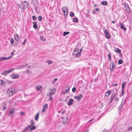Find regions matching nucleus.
<instances>
[{
  "mask_svg": "<svg viewBox=\"0 0 132 132\" xmlns=\"http://www.w3.org/2000/svg\"><path fill=\"white\" fill-rule=\"evenodd\" d=\"M15 93V90L12 88H10L7 89L6 92V95L9 97L13 96Z\"/></svg>",
  "mask_w": 132,
  "mask_h": 132,
  "instance_id": "f257e3e1",
  "label": "nucleus"
},
{
  "mask_svg": "<svg viewBox=\"0 0 132 132\" xmlns=\"http://www.w3.org/2000/svg\"><path fill=\"white\" fill-rule=\"evenodd\" d=\"M79 49L78 48H76L73 52V55L75 56L76 57H78L80 56V52H79Z\"/></svg>",
  "mask_w": 132,
  "mask_h": 132,
  "instance_id": "f03ea898",
  "label": "nucleus"
},
{
  "mask_svg": "<svg viewBox=\"0 0 132 132\" xmlns=\"http://www.w3.org/2000/svg\"><path fill=\"white\" fill-rule=\"evenodd\" d=\"M14 70V68H12L8 70L4 71L1 72V74L4 76L6 75L7 74L11 72L12 71H13Z\"/></svg>",
  "mask_w": 132,
  "mask_h": 132,
  "instance_id": "7ed1b4c3",
  "label": "nucleus"
},
{
  "mask_svg": "<svg viewBox=\"0 0 132 132\" xmlns=\"http://www.w3.org/2000/svg\"><path fill=\"white\" fill-rule=\"evenodd\" d=\"M49 91L50 92L47 95L48 96H51L54 94L56 92V90L55 88H54L53 90L52 89H50Z\"/></svg>",
  "mask_w": 132,
  "mask_h": 132,
  "instance_id": "20e7f679",
  "label": "nucleus"
},
{
  "mask_svg": "<svg viewBox=\"0 0 132 132\" xmlns=\"http://www.w3.org/2000/svg\"><path fill=\"white\" fill-rule=\"evenodd\" d=\"M62 118V120H63L62 121V122L63 124L65 125L68 123V117H63Z\"/></svg>",
  "mask_w": 132,
  "mask_h": 132,
  "instance_id": "39448f33",
  "label": "nucleus"
},
{
  "mask_svg": "<svg viewBox=\"0 0 132 132\" xmlns=\"http://www.w3.org/2000/svg\"><path fill=\"white\" fill-rule=\"evenodd\" d=\"M116 90V92L112 94L110 98V101L111 102L114 98L115 95L116 94L118 91V90L117 89H115Z\"/></svg>",
  "mask_w": 132,
  "mask_h": 132,
  "instance_id": "423d86ee",
  "label": "nucleus"
},
{
  "mask_svg": "<svg viewBox=\"0 0 132 132\" xmlns=\"http://www.w3.org/2000/svg\"><path fill=\"white\" fill-rule=\"evenodd\" d=\"M125 8L127 11L128 13L130 12V9L128 4H126L125 5Z\"/></svg>",
  "mask_w": 132,
  "mask_h": 132,
  "instance_id": "0eeeda50",
  "label": "nucleus"
},
{
  "mask_svg": "<svg viewBox=\"0 0 132 132\" xmlns=\"http://www.w3.org/2000/svg\"><path fill=\"white\" fill-rule=\"evenodd\" d=\"M105 34V35L106 38L108 39H110V35L108 33V32L107 30H105L104 31Z\"/></svg>",
  "mask_w": 132,
  "mask_h": 132,
  "instance_id": "6e6552de",
  "label": "nucleus"
},
{
  "mask_svg": "<svg viewBox=\"0 0 132 132\" xmlns=\"http://www.w3.org/2000/svg\"><path fill=\"white\" fill-rule=\"evenodd\" d=\"M48 104L47 103L45 104L43 106V109L42 111V112H44L47 110L48 107Z\"/></svg>",
  "mask_w": 132,
  "mask_h": 132,
  "instance_id": "1a4fd4ad",
  "label": "nucleus"
},
{
  "mask_svg": "<svg viewBox=\"0 0 132 132\" xmlns=\"http://www.w3.org/2000/svg\"><path fill=\"white\" fill-rule=\"evenodd\" d=\"M116 66V65L114 64L113 62H112V67H111V65L110 66V71L111 72H112L114 70V68Z\"/></svg>",
  "mask_w": 132,
  "mask_h": 132,
  "instance_id": "9d476101",
  "label": "nucleus"
},
{
  "mask_svg": "<svg viewBox=\"0 0 132 132\" xmlns=\"http://www.w3.org/2000/svg\"><path fill=\"white\" fill-rule=\"evenodd\" d=\"M19 75H15L14 74H13L11 75V78L13 79L18 78H19Z\"/></svg>",
  "mask_w": 132,
  "mask_h": 132,
  "instance_id": "9b49d317",
  "label": "nucleus"
},
{
  "mask_svg": "<svg viewBox=\"0 0 132 132\" xmlns=\"http://www.w3.org/2000/svg\"><path fill=\"white\" fill-rule=\"evenodd\" d=\"M83 96L82 95L80 94L78 96H75L74 98L76 99H78L79 101L81 100L82 97Z\"/></svg>",
  "mask_w": 132,
  "mask_h": 132,
  "instance_id": "f8f14e48",
  "label": "nucleus"
},
{
  "mask_svg": "<svg viewBox=\"0 0 132 132\" xmlns=\"http://www.w3.org/2000/svg\"><path fill=\"white\" fill-rule=\"evenodd\" d=\"M120 24L121 28L125 31L126 30V28L124 26L123 24L121 22H120Z\"/></svg>",
  "mask_w": 132,
  "mask_h": 132,
  "instance_id": "ddd939ff",
  "label": "nucleus"
},
{
  "mask_svg": "<svg viewBox=\"0 0 132 132\" xmlns=\"http://www.w3.org/2000/svg\"><path fill=\"white\" fill-rule=\"evenodd\" d=\"M11 57L12 56H10L7 57H2L0 58V60H7L11 58Z\"/></svg>",
  "mask_w": 132,
  "mask_h": 132,
  "instance_id": "4468645a",
  "label": "nucleus"
},
{
  "mask_svg": "<svg viewBox=\"0 0 132 132\" xmlns=\"http://www.w3.org/2000/svg\"><path fill=\"white\" fill-rule=\"evenodd\" d=\"M70 89V88L69 87H67V89H65L64 91L63 90L62 92V93L63 94H65L68 92L69 90Z\"/></svg>",
  "mask_w": 132,
  "mask_h": 132,
  "instance_id": "2eb2a0df",
  "label": "nucleus"
},
{
  "mask_svg": "<svg viewBox=\"0 0 132 132\" xmlns=\"http://www.w3.org/2000/svg\"><path fill=\"white\" fill-rule=\"evenodd\" d=\"M14 110L13 109H11L10 110L9 113V116H10L12 114H13L14 113Z\"/></svg>",
  "mask_w": 132,
  "mask_h": 132,
  "instance_id": "dca6fc26",
  "label": "nucleus"
},
{
  "mask_svg": "<svg viewBox=\"0 0 132 132\" xmlns=\"http://www.w3.org/2000/svg\"><path fill=\"white\" fill-rule=\"evenodd\" d=\"M22 3L23 6L25 7H27L28 6V3L27 2H24Z\"/></svg>",
  "mask_w": 132,
  "mask_h": 132,
  "instance_id": "f3484780",
  "label": "nucleus"
},
{
  "mask_svg": "<svg viewBox=\"0 0 132 132\" xmlns=\"http://www.w3.org/2000/svg\"><path fill=\"white\" fill-rule=\"evenodd\" d=\"M73 101H74L71 98L70 99L68 103L67 104L68 105H71Z\"/></svg>",
  "mask_w": 132,
  "mask_h": 132,
  "instance_id": "a211bd4d",
  "label": "nucleus"
},
{
  "mask_svg": "<svg viewBox=\"0 0 132 132\" xmlns=\"http://www.w3.org/2000/svg\"><path fill=\"white\" fill-rule=\"evenodd\" d=\"M36 88L38 91L42 89V86L40 85L37 86L36 87Z\"/></svg>",
  "mask_w": 132,
  "mask_h": 132,
  "instance_id": "6ab92c4d",
  "label": "nucleus"
},
{
  "mask_svg": "<svg viewBox=\"0 0 132 132\" xmlns=\"http://www.w3.org/2000/svg\"><path fill=\"white\" fill-rule=\"evenodd\" d=\"M114 51L115 52L118 53L119 54H120L121 53V50L118 48H115L114 49Z\"/></svg>",
  "mask_w": 132,
  "mask_h": 132,
  "instance_id": "aec40b11",
  "label": "nucleus"
},
{
  "mask_svg": "<svg viewBox=\"0 0 132 132\" xmlns=\"http://www.w3.org/2000/svg\"><path fill=\"white\" fill-rule=\"evenodd\" d=\"M37 22H33V27L35 29H37Z\"/></svg>",
  "mask_w": 132,
  "mask_h": 132,
  "instance_id": "412c9836",
  "label": "nucleus"
},
{
  "mask_svg": "<svg viewBox=\"0 0 132 132\" xmlns=\"http://www.w3.org/2000/svg\"><path fill=\"white\" fill-rule=\"evenodd\" d=\"M39 116V113H38L36 114L35 117V119L36 121H37L38 120Z\"/></svg>",
  "mask_w": 132,
  "mask_h": 132,
  "instance_id": "4be33fe9",
  "label": "nucleus"
},
{
  "mask_svg": "<svg viewBox=\"0 0 132 132\" xmlns=\"http://www.w3.org/2000/svg\"><path fill=\"white\" fill-rule=\"evenodd\" d=\"M31 128V126H28L24 129L23 131V132H26L27 130H28L29 129V128Z\"/></svg>",
  "mask_w": 132,
  "mask_h": 132,
  "instance_id": "5701e85b",
  "label": "nucleus"
},
{
  "mask_svg": "<svg viewBox=\"0 0 132 132\" xmlns=\"http://www.w3.org/2000/svg\"><path fill=\"white\" fill-rule=\"evenodd\" d=\"M14 39L16 41H18L19 40L18 38H19V36L18 35H15L14 36Z\"/></svg>",
  "mask_w": 132,
  "mask_h": 132,
  "instance_id": "b1692460",
  "label": "nucleus"
},
{
  "mask_svg": "<svg viewBox=\"0 0 132 132\" xmlns=\"http://www.w3.org/2000/svg\"><path fill=\"white\" fill-rule=\"evenodd\" d=\"M126 82L125 81H124L123 82L122 84V89H124L125 87V85L126 84Z\"/></svg>",
  "mask_w": 132,
  "mask_h": 132,
  "instance_id": "393cba45",
  "label": "nucleus"
},
{
  "mask_svg": "<svg viewBox=\"0 0 132 132\" xmlns=\"http://www.w3.org/2000/svg\"><path fill=\"white\" fill-rule=\"evenodd\" d=\"M31 128L29 129V131H31L32 130H34L35 129L36 127L35 126H32L31 127Z\"/></svg>",
  "mask_w": 132,
  "mask_h": 132,
  "instance_id": "a878e982",
  "label": "nucleus"
},
{
  "mask_svg": "<svg viewBox=\"0 0 132 132\" xmlns=\"http://www.w3.org/2000/svg\"><path fill=\"white\" fill-rule=\"evenodd\" d=\"M30 125H29V126H30L31 127L34 125V120H31L30 121Z\"/></svg>",
  "mask_w": 132,
  "mask_h": 132,
  "instance_id": "bb28decb",
  "label": "nucleus"
},
{
  "mask_svg": "<svg viewBox=\"0 0 132 132\" xmlns=\"http://www.w3.org/2000/svg\"><path fill=\"white\" fill-rule=\"evenodd\" d=\"M5 82L4 80H0V84L2 85H4L5 84Z\"/></svg>",
  "mask_w": 132,
  "mask_h": 132,
  "instance_id": "cd10ccee",
  "label": "nucleus"
},
{
  "mask_svg": "<svg viewBox=\"0 0 132 132\" xmlns=\"http://www.w3.org/2000/svg\"><path fill=\"white\" fill-rule=\"evenodd\" d=\"M111 93V91L110 90H108L107 91L105 94V95L106 96H109L110 94Z\"/></svg>",
  "mask_w": 132,
  "mask_h": 132,
  "instance_id": "c85d7f7f",
  "label": "nucleus"
},
{
  "mask_svg": "<svg viewBox=\"0 0 132 132\" xmlns=\"http://www.w3.org/2000/svg\"><path fill=\"white\" fill-rule=\"evenodd\" d=\"M40 39L42 41H45L46 40L44 36H40Z\"/></svg>",
  "mask_w": 132,
  "mask_h": 132,
  "instance_id": "c756f323",
  "label": "nucleus"
},
{
  "mask_svg": "<svg viewBox=\"0 0 132 132\" xmlns=\"http://www.w3.org/2000/svg\"><path fill=\"white\" fill-rule=\"evenodd\" d=\"M101 4L103 5H106L108 4V3L106 1H103L101 2Z\"/></svg>",
  "mask_w": 132,
  "mask_h": 132,
  "instance_id": "7c9ffc66",
  "label": "nucleus"
},
{
  "mask_svg": "<svg viewBox=\"0 0 132 132\" xmlns=\"http://www.w3.org/2000/svg\"><path fill=\"white\" fill-rule=\"evenodd\" d=\"M62 11H68V7H64L62 8Z\"/></svg>",
  "mask_w": 132,
  "mask_h": 132,
  "instance_id": "2f4dec72",
  "label": "nucleus"
},
{
  "mask_svg": "<svg viewBox=\"0 0 132 132\" xmlns=\"http://www.w3.org/2000/svg\"><path fill=\"white\" fill-rule=\"evenodd\" d=\"M124 93V89H122V92L121 93V94H120V96H123Z\"/></svg>",
  "mask_w": 132,
  "mask_h": 132,
  "instance_id": "473e14b6",
  "label": "nucleus"
},
{
  "mask_svg": "<svg viewBox=\"0 0 132 132\" xmlns=\"http://www.w3.org/2000/svg\"><path fill=\"white\" fill-rule=\"evenodd\" d=\"M73 21L74 22H76L77 23H78V20L76 18H74L73 19Z\"/></svg>",
  "mask_w": 132,
  "mask_h": 132,
  "instance_id": "72a5a7b5",
  "label": "nucleus"
},
{
  "mask_svg": "<svg viewBox=\"0 0 132 132\" xmlns=\"http://www.w3.org/2000/svg\"><path fill=\"white\" fill-rule=\"evenodd\" d=\"M25 72L26 73L29 74L31 73V71L29 70H28L25 71Z\"/></svg>",
  "mask_w": 132,
  "mask_h": 132,
  "instance_id": "f704fd0d",
  "label": "nucleus"
},
{
  "mask_svg": "<svg viewBox=\"0 0 132 132\" xmlns=\"http://www.w3.org/2000/svg\"><path fill=\"white\" fill-rule=\"evenodd\" d=\"M64 16H66L68 13V11H62Z\"/></svg>",
  "mask_w": 132,
  "mask_h": 132,
  "instance_id": "c9c22d12",
  "label": "nucleus"
},
{
  "mask_svg": "<svg viewBox=\"0 0 132 132\" xmlns=\"http://www.w3.org/2000/svg\"><path fill=\"white\" fill-rule=\"evenodd\" d=\"M69 33V32H63V35L64 36H66V35L68 34Z\"/></svg>",
  "mask_w": 132,
  "mask_h": 132,
  "instance_id": "e433bc0d",
  "label": "nucleus"
},
{
  "mask_svg": "<svg viewBox=\"0 0 132 132\" xmlns=\"http://www.w3.org/2000/svg\"><path fill=\"white\" fill-rule=\"evenodd\" d=\"M27 65V64H26L25 65H21L19 67V68L22 69L23 68V67H25Z\"/></svg>",
  "mask_w": 132,
  "mask_h": 132,
  "instance_id": "4c0bfd02",
  "label": "nucleus"
},
{
  "mask_svg": "<svg viewBox=\"0 0 132 132\" xmlns=\"http://www.w3.org/2000/svg\"><path fill=\"white\" fill-rule=\"evenodd\" d=\"M49 64H51L52 63V62L51 60H47L46 61Z\"/></svg>",
  "mask_w": 132,
  "mask_h": 132,
  "instance_id": "58836bf2",
  "label": "nucleus"
},
{
  "mask_svg": "<svg viewBox=\"0 0 132 132\" xmlns=\"http://www.w3.org/2000/svg\"><path fill=\"white\" fill-rule=\"evenodd\" d=\"M27 39H25L24 40V42H23V43L22 44V45H24L27 42Z\"/></svg>",
  "mask_w": 132,
  "mask_h": 132,
  "instance_id": "ea45409f",
  "label": "nucleus"
},
{
  "mask_svg": "<svg viewBox=\"0 0 132 132\" xmlns=\"http://www.w3.org/2000/svg\"><path fill=\"white\" fill-rule=\"evenodd\" d=\"M123 62V61L121 59H120L118 61V63L119 64H121Z\"/></svg>",
  "mask_w": 132,
  "mask_h": 132,
  "instance_id": "a19ab883",
  "label": "nucleus"
},
{
  "mask_svg": "<svg viewBox=\"0 0 132 132\" xmlns=\"http://www.w3.org/2000/svg\"><path fill=\"white\" fill-rule=\"evenodd\" d=\"M74 15V14L72 12H70V16L71 17H73Z\"/></svg>",
  "mask_w": 132,
  "mask_h": 132,
  "instance_id": "79ce46f5",
  "label": "nucleus"
},
{
  "mask_svg": "<svg viewBox=\"0 0 132 132\" xmlns=\"http://www.w3.org/2000/svg\"><path fill=\"white\" fill-rule=\"evenodd\" d=\"M38 19L39 21H41L42 20V16H38Z\"/></svg>",
  "mask_w": 132,
  "mask_h": 132,
  "instance_id": "37998d69",
  "label": "nucleus"
},
{
  "mask_svg": "<svg viewBox=\"0 0 132 132\" xmlns=\"http://www.w3.org/2000/svg\"><path fill=\"white\" fill-rule=\"evenodd\" d=\"M57 80V78H55L54 80L53 81V82H52L53 84H54L55 82Z\"/></svg>",
  "mask_w": 132,
  "mask_h": 132,
  "instance_id": "c03bdc74",
  "label": "nucleus"
},
{
  "mask_svg": "<svg viewBox=\"0 0 132 132\" xmlns=\"http://www.w3.org/2000/svg\"><path fill=\"white\" fill-rule=\"evenodd\" d=\"M108 57L109 58V60L110 61H111V55L110 54H108Z\"/></svg>",
  "mask_w": 132,
  "mask_h": 132,
  "instance_id": "a18cd8bd",
  "label": "nucleus"
},
{
  "mask_svg": "<svg viewBox=\"0 0 132 132\" xmlns=\"http://www.w3.org/2000/svg\"><path fill=\"white\" fill-rule=\"evenodd\" d=\"M76 88L75 87H74L72 89V91L73 92H75L76 91Z\"/></svg>",
  "mask_w": 132,
  "mask_h": 132,
  "instance_id": "49530a36",
  "label": "nucleus"
},
{
  "mask_svg": "<svg viewBox=\"0 0 132 132\" xmlns=\"http://www.w3.org/2000/svg\"><path fill=\"white\" fill-rule=\"evenodd\" d=\"M132 129V126H130L128 129V130H131Z\"/></svg>",
  "mask_w": 132,
  "mask_h": 132,
  "instance_id": "de8ad7c7",
  "label": "nucleus"
},
{
  "mask_svg": "<svg viewBox=\"0 0 132 132\" xmlns=\"http://www.w3.org/2000/svg\"><path fill=\"white\" fill-rule=\"evenodd\" d=\"M32 19H33V20L34 21L37 18L36 17V16L34 15V16H32Z\"/></svg>",
  "mask_w": 132,
  "mask_h": 132,
  "instance_id": "09e8293b",
  "label": "nucleus"
},
{
  "mask_svg": "<svg viewBox=\"0 0 132 132\" xmlns=\"http://www.w3.org/2000/svg\"><path fill=\"white\" fill-rule=\"evenodd\" d=\"M124 102L123 101V100L121 102V106L123 105H124Z\"/></svg>",
  "mask_w": 132,
  "mask_h": 132,
  "instance_id": "8fccbe9b",
  "label": "nucleus"
},
{
  "mask_svg": "<svg viewBox=\"0 0 132 132\" xmlns=\"http://www.w3.org/2000/svg\"><path fill=\"white\" fill-rule=\"evenodd\" d=\"M50 97L49 100L50 101H52V100L53 98L51 96H49Z\"/></svg>",
  "mask_w": 132,
  "mask_h": 132,
  "instance_id": "3c124183",
  "label": "nucleus"
},
{
  "mask_svg": "<svg viewBox=\"0 0 132 132\" xmlns=\"http://www.w3.org/2000/svg\"><path fill=\"white\" fill-rule=\"evenodd\" d=\"M10 41L11 43L12 44L14 42V40L13 39H12L10 40Z\"/></svg>",
  "mask_w": 132,
  "mask_h": 132,
  "instance_id": "603ef678",
  "label": "nucleus"
},
{
  "mask_svg": "<svg viewBox=\"0 0 132 132\" xmlns=\"http://www.w3.org/2000/svg\"><path fill=\"white\" fill-rule=\"evenodd\" d=\"M115 101H117L118 100V98L117 97H116L114 98Z\"/></svg>",
  "mask_w": 132,
  "mask_h": 132,
  "instance_id": "864d4df0",
  "label": "nucleus"
},
{
  "mask_svg": "<svg viewBox=\"0 0 132 132\" xmlns=\"http://www.w3.org/2000/svg\"><path fill=\"white\" fill-rule=\"evenodd\" d=\"M21 114L22 116H23L24 114V112H22L20 113Z\"/></svg>",
  "mask_w": 132,
  "mask_h": 132,
  "instance_id": "5fc2aeb1",
  "label": "nucleus"
},
{
  "mask_svg": "<svg viewBox=\"0 0 132 132\" xmlns=\"http://www.w3.org/2000/svg\"><path fill=\"white\" fill-rule=\"evenodd\" d=\"M17 5L19 9H20V5L19 4H17Z\"/></svg>",
  "mask_w": 132,
  "mask_h": 132,
  "instance_id": "6e6d98bb",
  "label": "nucleus"
},
{
  "mask_svg": "<svg viewBox=\"0 0 132 132\" xmlns=\"http://www.w3.org/2000/svg\"><path fill=\"white\" fill-rule=\"evenodd\" d=\"M102 132H108V131L107 130L104 129Z\"/></svg>",
  "mask_w": 132,
  "mask_h": 132,
  "instance_id": "4d7b16f0",
  "label": "nucleus"
},
{
  "mask_svg": "<svg viewBox=\"0 0 132 132\" xmlns=\"http://www.w3.org/2000/svg\"><path fill=\"white\" fill-rule=\"evenodd\" d=\"M95 10L97 12L99 10V9L98 8H96L95 9Z\"/></svg>",
  "mask_w": 132,
  "mask_h": 132,
  "instance_id": "13d9d810",
  "label": "nucleus"
},
{
  "mask_svg": "<svg viewBox=\"0 0 132 132\" xmlns=\"http://www.w3.org/2000/svg\"><path fill=\"white\" fill-rule=\"evenodd\" d=\"M94 120V119H92L89 120V121H88V122H90L91 121H92V120Z\"/></svg>",
  "mask_w": 132,
  "mask_h": 132,
  "instance_id": "bf43d9fd",
  "label": "nucleus"
},
{
  "mask_svg": "<svg viewBox=\"0 0 132 132\" xmlns=\"http://www.w3.org/2000/svg\"><path fill=\"white\" fill-rule=\"evenodd\" d=\"M114 86H117V83L115 84H112Z\"/></svg>",
  "mask_w": 132,
  "mask_h": 132,
  "instance_id": "052dcab7",
  "label": "nucleus"
},
{
  "mask_svg": "<svg viewBox=\"0 0 132 132\" xmlns=\"http://www.w3.org/2000/svg\"><path fill=\"white\" fill-rule=\"evenodd\" d=\"M11 55H12V57L13 55L14 54V53L13 52H12L11 53Z\"/></svg>",
  "mask_w": 132,
  "mask_h": 132,
  "instance_id": "680f3d73",
  "label": "nucleus"
},
{
  "mask_svg": "<svg viewBox=\"0 0 132 132\" xmlns=\"http://www.w3.org/2000/svg\"><path fill=\"white\" fill-rule=\"evenodd\" d=\"M7 82L8 83H9V84H10V83H11V81H7Z\"/></svg>",
  "mask_w": 132,
  "mask_h": 132,
  "instance_id": "e2e57ef3",
  "label": "nucleus"
},
{
  "mask_svg": "<svg viewBox=\"0 0 132 132\" xmlns=\"http://www.w3.org/2000/svg\"><path fill=\"white\" fill-rule=\"evenodd\" d=\"M6 109V107L5 106H4L3 108V110H5Z\"/></svg>",
  "mask_w": 132,
  "mask_h": 132,
  "instance_id": "0e129e2a",
  "label": "nucleus"
},
{
  "mask_svg": "<svg viewBox=\"0 0 132 132\" xmlns=\"http://www.w3.org/2000/svg\"><path fill=\"white\" fill-rule=\"evenodd\" d=\"M122 107L121 106V107H119L118 108V109H119V110H121V108H122Z\"/></svg>",
  "mask_w": 132,
  "mask_h": 132,
  "instance_id": "69168bd1",
  "label": "nucleus"
},
{
  "mask_svg": "<svg viewBox=\"0 0 132 132\" xmlns=\"http://www.w3.org/2000/svg\"><path fill=\"white\" fill-rule=\"evenodd\" d=\"M82 51V49L81 48L80 50V52H80V54H81V52Z\"/></svg>",
  "mask_w": 132,
  "mask_h": 132,
  "instance_id": "338daca9",
  "label": "nucleus"
},
{
  "mask_svg": "<svg viewBox=\"0 0 132 132\" xmlns=\"http://www.w3.org/2000/svg\"><path fill=\"white\" fill-rule=\"evenodd\" d=\"M84 132H88V130H86Z\"/></svg>",
  "mask_w": 132,
  "mask_h": 132,
  "instance_id": "774afa93",
  "label": "nucleus"
}]
</instances>
